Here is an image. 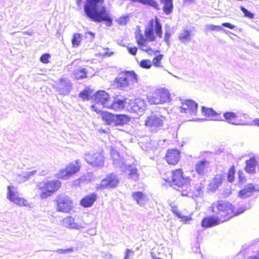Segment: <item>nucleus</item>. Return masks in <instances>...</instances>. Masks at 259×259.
Instances as JSON below:
<instances>
[{
    "label": "nucleus",
    "mask_w": 259,
    "mask_h": 259,
    "mask_svg": "<svg viewBox=\"0 0 259 259\" xmlns=\"http://www.w3.org/2000/svg\"><path fill=\"white\" fill-rule=\"evenodd\" d=\"M104 0H87L83 7L86 17L96 23L105 22L108 26L112 24V19L106 8L102 6Z\"/></svg>",
    "instance_id": "nucleus-1"
},
{
    "label": "nucleus",
    "mask_w": 259,
    "mask_h": 259,
    "mask_svg": "<svg viewBox=\"0 0 259 259\" xmlns=\"http://www.w3.org/2000/svg\"><path fill=\"white\" fill-rule=\"evenodd\" d=\"M111 156L113 164L121 168V170L127 174L128 178L134 181L139 180V174L137 169L133 165L127 164L124 158L122 157L119 153L115 150L111 152Z\"/></svg>",
    "instance_id": "nucleus-2"
},
{
    "label": "nucleus",
    "mask_w": 259,
    "mask_h": 259,
    "mask_svg": "<svg viewBox=\"0 0 259 259\" xmlns=\"http://www.w3.org/2000/svg\"><path fill=\"white\" fill-rule=\"evenodd\" d=\"M210 208L221 223L227 221L233 217L234 206L227 201H218L216 203L212 204Z\"/></svg>",
    "instance_id": "nucleus-3"
},
{
    "label": "nucleus",
    "mask_w": 259,
    "mask_h": 259,
    "mask_svg": "<svg viewBox=\"0 0 259 259\" xmlns=\"http://www.w3.org/2000/svg\"><path fill=\"white\" fill-rule=\"evenodd\" d=\"M137 75L134 71H126L119 74L116 78V84L118 88L125 90L132 89L137 83Z\"/></svg>",
    "instance_id": "nucleus-4"
},
{
    "label": "nucleus",
    "mask_w": 259,
    "mask_h": 259,
    "mask_svg": "<svg viewBox=\"0 0 259 259\" xmlns=\"http://www.w3.org/2000/svg\"><path fill=\"white\" fill-rule=\"evenodd\" d=\"M172 184L181 188L179 190L182 191V194L186 196L190 188V179L188 177L185 178L183 175L181 169H178L171 172Z\"/></svg>",
    "instance_id": "nucleus-5"
},
{
    "label": "nucleus",
    "mask_w": 259,
    "mask_h": 259,
    "mask_svg": "<svg viewBox=\"0 0 259 259\" xmlns=\"http://www.w3.org/2000/svg\"><path fill=\"white\" fill-rule=\"evenodd\" d=\"M61 184L60 182L57 180L38 183L37 187L42 190L40 198L45 199L51 196L60 187Z\"/></svg>",
    "instance_id": "nucleus-6"
},
{
    "label": "nucleus",
    "mask_w": 259,
    "mask_h": 259,
    "mask_svg": "<svg viewBox=\"0 0 259 259\" xmlns=\"http://www.w3.org/2000/svg\"><path fill=\"white\" fill-rule=\"evenodd\" d=\"M165 117L159 113H151L145 120V125L151 132H156L163 128Z\"/></svg>",
    "instance_id": "nucleus-7"
},
{
    "label": "nucleus",
    "mask_w": 259,
    "mask_h": 259,
    "mask_svg": "<svg viewBox=\"0 0 259 259\" xmlns=\"http://www.w3.org/2000/svg\"><path fill=\"white\" fill-rule=\"evenodd\" d=\"M81 167L80 160L77 159L75 163H70L65 168L61 169L56 174V178L61 179L67 180L77 172Z\"/></svg>",
    "instance_id": "nucleus-8"
},
{
    "label": "nucleus",
    "mask_w": 259,
    "mask_h": 259,
    "mask_svg": "<svg viewBox=\"0 0 259 259\" xmlns=\"http://www.w3.org/2000/svg\"><path fill=\"white\" fill-rule=\"evenodd\" d=\"M148 101L151 104L155 105L167 102L170 101V93L165 89L157 90L148 98Z\"/></svg>",
    "instance_id": "nucleus-9"
},
{
    "label": "nucleus",
    "mask_w": 259,
    "mask_h": 259,
    "mask_svg": "<svg viewBox=\"0 0 259 259\" xmlns=\"http://www.w3.org/2000/svg\"><path fill=\"white\" fill-rule=\"evenodd\" d=\"M146 108V102L140 98L135 99L134 101L129 100L126 106V110L131 112L141 115Z\"/></svg>",
    "instance_id": "nucleus-10"
},
{
    "label": "nucleus",
    "mask_w": 259,
    "mask_h": 259,
    "mask_svg": "<svg viewBox=\"0 0 259 259\" xmlns=\"http://www.w3.org/2000/svg\"><path fill=\"white\" fill-rule=\"evenodd\" d=\"M57 210L63 212H68L72 208L73 202L70 198L65 195H60L56 198Z\"/></svg>",
    "instance_id": "nucleus-11"
},
{
    "label": "nucleus",
    "mask_w": 259,
    "mask_h": 259,
    "mask_svg": "<svg viewBox=\"0 0 259 259\" xmlns=\"http://www.w3.org/2000/svg\"><path fill=\"white\" fill-rule=\"evenodd\" d=\"M84 159L89 164L93 166L102 167L104 165V157L99 152L85 153Z\"/></svg>",
    "instance_id": "nucleus-12"
},
{
    "label": "nucleus",
    "mask_w": 259,
    "mask_h": 259,
    "mask_svg": "<svg viewBox=\"0 0 259 259\" xmlns=\"http://www.w3.org/2000/svg\"><path fill=\"white\" fill-rule=\"evenodd\" d=\"M118 183L119 179L117 176L114 174H110L101 181L100 184L97 186V188L98 189L113 188L118 185Z\"/></svg>",
    "instance_id": "nucleus-13"
},
{
    "label": "nucleus",
    "mask_w": 259,
    "mask_h": 259,
    "mask_svg": "<svg viewBox=\"0 0 259 259\" xmlns=\"http://www.w3.org/2000/svg\"><path fill=\"white\" fill-rule=\"evenodd\" d=\"M7 197L11 201L19 205L26 206L27 204V201L20 197L17 189L13 186L8 187Z\"/></svg>",
    "instance_id": "nucleus-14"
},
{
    "label": "nucleus",
    "mask_w": 259,
    "mask_h": 259,
    "mask_svg": "<svg viewBox=\"0 0 259 259\" xmlns=\"http://www.w3.org/2000/svg\"><path fill=\"white\" fill-rule=\"evenodd\" d=\"M180 107L181 112L189 114L191 115H195L197 112L198 104L192 100H185L182 102Z\"/></svg>",
    "instance_id": "nucleus-15"
},
{
    "label": "nucleus",
    "mask_w": 259,
    "mask_h": 259,
    "mask_svg": "<svg viewBox=\"0 0 259 259\" xmlns=\"http://www.w3.org/2000/svg\"><path fill=\"white\" fill-rule=\"evenodd\" d=\"M127 105V99L123 98L116 97L111 100L107 104V108L113 109L115 111H120Z\"/></svg>",
    "instance_id": "nucleus-16"
},
{
    "label": "nucleus",
    "mask_w": 259,
    "mask_h": 259,
    "mask_svg": "<svg viewBox=\"0 0 259 259\" xmlns=\"http://www.w3.org/2000/svg\"><path fill=\"white\" fill-rule=\"evenodd\" d=\"M94 100L96 104L101 105L103 107L107 108V104L109 103L110 99L105 91L101 90L96 93Z\"/></svg>",
    "instance_id": "nucleus-17"
},
{
    "label": "nucleus",
    "mask_w": 259,
    "mask_h": 259,
    "mask_svg": "<svg viewBox=\"0 0 259 259\" xmlns=\"http://www.w3.org/2000/svg\"><path fill=\"white\" fill-rule=\"evenodd\" d=\"M72 87L71 81L67 78H61L57 87L59 93L63 95H67L69 94Z\"/></svg>",
    "instance_id": "nucleus-18"
},
{
    "label": "nucleus",
    "mask_w": 259,
    "mask_h": 259,
    "mask_svg": "<svg viewBox=\"0 0 259 259\" xmlns=\"http://www.w3.org/2000/svg\"><path fill=\"white\" fill-rule=\"evenodd\" d=\"M225 121L233 125H250L252 123L249 122H240L236 120L237 116L236 113L233 112H226L223 114Z\"/></svg>",
    "instance_id": "nucleus-19"
},
{
    "label": "nucleus",
    "mask_w": 259,
    "mask_h": 259,
    "mask_svg": "<svg viewBox=\"0 0 259 259\" xmlns=\"http://www.w3.org/2000/svg\"><path fill=\"white\" fill-rule=\"evenodd\" d=\"M165 159L169 164L175 165L180 159V152L177 149H169L165 156Z\"/></svg>",
    "instance_id": "nucleus-20"
},
{
    "label": "nucleus",
    "mask_w": 259,
    "mask_h": 259,
    "mask_svg": "<svg viewBox=\"0 0 259 259\" xmlns=\"http://www.w3.org/2000/svg\"><path fill=\"white\" fill-rule=\"evenodd\" d=\"M209 164L208 160L203 158L195 163V170L199 176H203L206 174Z\"/></svg>",
    "instance_id": "nucleus-21"
},
{
    "label": "nucleus",
    "mask_w": 259,
    "mask_h": 259,
    "mask_svg": "<svg viewBox=\"0 0 259 259\" xmlns=\"http://www.w3.org/2000/svg\"><path fill=\"white\" fill-rule=\"evenodd\" d=\"M201 112L204 115L212 120L224 121L220 113H218L211 108L205 106L201 107Z\"/></svg>",
    "instance_id": "nucleus-22"
},
{
    "label": "nucleus",
    "mask_w": 259,
    "mask_h": 259,
    "mask_svg": "<svg viewBox=\"0 0 259 259\" xmlns=\"http://www.w3.org/2000/svg\"><path fill=\"white\" fill-rule=\"evenodd\" d=\"M220 219L216 217H206L202 220L201 226L204 228L211 227L221 223Z\"/></svg>",
    "instance_id": "nucleus-23"
},
{
    "label": "nucleus",
    "mask_w": 259,
    "mask_h": 259,
    "mask_svg": "<svg viewBox=\"0 0 259 259\" xmlns=\"http://www.w3.org/2000/svg\"><path fill=\"white\" fill-rule=\"evenodd\" d=\"M255 190L253 184H248L239 192V196L241 198H247L252 195V193Z\"/></svg>",
    "instance_id": "nucleus-24"
},
{
    "label": "nucleus",
    "mask_w": 259,
    "mask_h": 259,
    "mask_svg": "<svg viewBox=\"0 0 259 259\" xmlns=\"http://www.w3.org/2000/svg\"><path fill=\"white\" fill-rule=\"evenodd\" d=\"M63 225L68 228L79 230L83 227L74 222V219L71 216H68L63 220Z\"/></svg>",
    "instance_id": "nucleus-25"
},
{
    "label": "nucleus",
    "mask_w": 259,
    "mask_h": 259,
    "mask_svg": "<svg viewBox=\"0 0 259 259\" xmlns=\"http://www.w3.org/2000/svg\"><path fill=\"white\" fill-rule=\"evenodd\" d=\"M178 38L180 41L186 44L191 41V31L186 28L183 29L179 33Z\"/></svg>",
    "instance_id": "nucleus-26"
},
{
    "label": "nucleus",
    "mask_w": 259,
    "mask_h": 259,
    "mask_svg": "<svg viewBox=\"0 0 259 259\" xmlns=\"http://www.w3.org/2000/svg\"><path fill=\"white\" fill-rule=\"evenodd\" d=\"M97 199L95 193H92L83 198L80 201V204L84 207H89L92 206Z\"/></svg>",
    "instance_id": "nucleus-27"
},
{
    "label": "nucleus",
    "mask_w": 259,
    "mask_h": 259,
    "mask_svg": "<svg viewBox=\"0 0 259 259\" xmlns=\"http://www.w3.org/2000/svg\"><path fill=\"white\" fill-rule=\"evenodd\" d=\"M145 35L147 39L150 41H154L155 36L154 34V21L151 20L148 25L146 27L145 30Z\"/></svg>",
    "instance_id": "nucleus-28"
},
{
    "label": "nucleus",
    "mask_w": 259,
    "mask_h": 259,
    "mask_svg": "<svg viewBox=\"0 0 259 259\" xmlns=\"http://www.w3.org/2000/svg\"><path fill=\"white\" fill-rule=\"evenodd\" d=\"M132 196L137 204L140 206L144 205L146 201V197L145 195L142 192H133Z\"/></svg>",
    "instance_id": "nucleus-29"
},
{
    "label": "nucleus",
    "mask_w": 259,
    "mask_h": 259,
    "mask_svg": "<svg viewBox=\"0 0 259 259\" xmlns=\"http://www.w3.org/2000/svg\"><path fill=\"white\" fill-rule=\"evenodd\" d=\"M223 182V177L221 175H218L213 178L212 182L209 184L210 189L212 191L217 190L221 185Z\"/></svg>",
    "instance_id": "nucleus-30"
},
{
    "label": "nucleus",
    "mask_w": 259,
    "mask_h": 259,
    "mask_svg": "<svg viewBox=\"0 0 259 259\" xmlns=\"http://www.w3.org/2000/svg\"><path fill=\"white\" fill-rule=\"evenodd\" d=\"M102 118L107 124L114 126L115 122L116 114L109 112H104L102 114Z\"/></svg>",
    "instance_id": "nucleus-31"
},
{
    "label": "nucleus",
    "mask_w": 259,
    "mask_h": 259,
    "mask_svg": "<svg viewBox=\"0 0 259 259\" xmlns=\"http://www.w3.org/2000/svg\"><path fill=\"white\" fill-rule=\"evenodd\" d=\"M130 121L128 116L125 114H116L114 126L123 125L127 124Z\"/></svg>",
    "instance_id": "nucleus-32"
},
{
    "label": "nucleus",
    "mask_w": 259,
    "mask_h": 259,
    "mask_svg": "<svg viewBox=\"0 0 259 259\" xmlns=\"http://www.w3.org/2000/svg\"><path fill=\"white\" fill-rule=\"evenodd\" d=\"M160 3L163 5V11L166 14L169 15L172 12L174 6H173V0H160Z\"/></svg>",
    "instance_id": "nucleus-33"
},
{
    "label": "nucleus",
    "mask_w": 259,
    "mask_h": 259,
    "mask_svg": "<svg viewBox=\"0 0 259 259\" xmlns=\"http://www.w3.org/2000/svg\"><path fill=\"white\" fill-rule=\"evenodd\" d=\"M73 75L76 79H83L87 77V72L85 68H78L73 70Z\"/></svg>",
    "instance_id": "nucleus-34"
},
{
    "label": "nucleus",
    "mask_w": 259,
    "mask_h": 259,
    "mask_svg": "<svg viewBox=\"0 0 259 259\" xmlns=\"http://www.w3.org/2000/svg\"><path fill=\"white\" fill-rule=\"evenodd\" d=\"M171 206V211L179 219H181V221L184 222L185 223L187 222V221L190 220L191 218H189L186 216H184L181 214V212L179 211V209L177 206L172 205Z\"/></svg>",
    "instance_id": "nucleus-35"
},
{
    "label": "nucleus",
    "mask_w": 259,
    "mask_h": 259,
    "mask_svg": "<svg viewBox=\"0 0 259 259\" xmlns=\"http://www.w3.org/2000/svg\"><path fill=\"white\" fill-rule=\"evenodd\" d=\"M246 165L245 170L249 174H252L255 171V160L254 159H250L246 162Z\"/></svg>",
    "instance_id": "nucleus-36"
},
{
    "label": "nucleus",
    "mask_w": 259,
    "mask_h": 259,
    "mask_svg": "<svg viewBox=\"0 0 259 259\" xmlns=\"http://www.w3.org/2000/svg\"><path fill=\"white\" fill-rule=\"evenodd\" d=\"M134 2H139L143 5L153 8L156 10H159L158 5L155 0H133Z\"/></svg>",
    "instance_id": "nucleus-37"
},
{
    "label": "nucleus",
    "mask_w": 259,
    "mask_h": 259,
    "mask_svg": "<svg viewBox=\"0 0 259 259\" xmlns=\"http://www.w3.org/2000/svg\"><path fill=\"white\" fill-rule=\"evenodd\" d=\"M154 28L155 32L157 35L159 37H161L162 33V26L158 19H155V25L154 24Z\"/></svg>",
    "instance_id": "nucleus-38"
},
{
    "label": "nucleus",
    "mask_w": 259,
    "mask_h": 259,
    "mask_svg": "<svg viewBox=\"0 0 259 259\" xmlns=\"http://www.w3.org/2000/svg\"><path fill=\"white\" fill-rule=\"evenodd\" d=\"M82 39V35L78 33H74L72 39V43L73 47H77Z\"/></svg>",
    "instance_id": "nucleus-39"
},
{
    "label": "nucleus",
    "mask_w": 259,
    "mask_h": 259,
    "mask_svg": "<svg viewBox=\"0 0 259 259\" xmlns=\"http://www.w3.org/2000/svg\"><path fill=\"white\" fill-rule=\"evenodd\" d=\"M91 91L90 89L85 88L83 91L79 93V97L83 100H90L91 97Z\"/></svg>",
    "instance_id": "nucleus-40"
},
{
    "label": "nucleus",
    "mask_w": 259,
    "mask_h": 259,
    "mask_svg": "<svg viewBox=\"0 0 259 259\" xmlns=\"http://www.w3.org/2000/svg\"><path fill=\"white\" fill-rule=\"evenodd\" d=\"M24 172L20 174H15L14 175L15 181L19 183H23L27 181Z\"/></svg>",
    "instance_id": "nucleus-41"
},
{
    "label": "nucleus",
    "mask_w": 259,
    "mask_h": 259,
    "mask_svg": "<svg viewBox=\"0 0 259 259\" xmlns=\"http://www.w3.org/2000/svg\"><path fill=\"white\" fill-rule=\"evenodd\" d=\"M137 43L140 46V49L142 50L144 47H147L146 44V39L144 37L142 34L139 35L137 37Z\"/></svg>",
    "instance_id": "nucleus-42"
},
{
    "label": "nucleus",
    "mask_w": 259,
    "mask_h": 259,
    "mask_svg": "<svg viewBox=\"0 0 259 259\" xmlns=\"http://www.w3.org/2000/svg\"><path fill=\"white\" fill-rule=\"evenodd\" d=\"M140 65L142 68L149 69L151 67L152 64L150 60L144 59L140 62Z\"/></svg>",
    "instance_id": "nucleus-43"
},
{
    "label": "nucleus",
    "mask_w": 259,
    "mask_h": 259,
    "mask_svg": "<svg viewBox=\"0 0 259 259\" xmlns=\"http://www.w3.org/2000/svg\"><path fill=\"white\" fill-rule=\"evenodd\" d=\"M163 57L162 54H159L158 56H155L153 60V65L157 67L160 66V61Z\"/></svg>",
    "instance_id": "nucleus-44"
},
{
    "label": "nucleus",
    "mask_w": 259,
    "mask_h": 259,
    "mask_svg": "<svg viewBox=\"0 0 259 259\" xmlns=\"http://www.w3.org/2000/svg\"><path fill=\"white\" fill-rule=\"evenodd\" d=\"M241 11L243 13L244 16L249 18H253L254 15L251 12L249 11L244 7L241 6L240 8Z\"/></svg>",
    "instance_id": "nucleus-45"
},
{
    "label": "nucleus",
    "mask_w": 259,
    "mask_h": 259,
    "mask_svg": "<svg viewBox=\"0 0 259 259\" xmlns=\"http://www.w3.org/2000/svg\"><path fill=\"white\" fill-rule=\"evenodd\" d=\"M206 28L211 31H221L222 30H224V28L222 27L221 26L214 25L213 24H209L206 25Z\"/></svg>",
    "instance_id": "nucleus-46"
},
{
    "label": "nucleus",
    "mask_w": 259,
    "mask_h": 259,
    "mask_svg": "<svg viewBox=\"0 0 259 259\" xmlns=\"http://www.w3.org/2000/svg\"><path fill=\"white\" fill-rule=\"evenodd\" d=\"M235 170L233 167L230 169L228 175V181L232 182L234 179Z\"/></svg>",
    "instance_id": "nucleus-47"
},
{
    "label": "nucleus",
    "mask_w": 259,
    "mask_h": 259,
    "mask_svg": "<svg viewBox=\"0 0 259 259\" xmlns=\"http://www.w3.org/2000/svg\"><path fill=\"white\" fill-rule=\"evenodd\" d=\"M171 33L168 29H165V35H164V41L168 46H169V38L170 37Z\"/></svg>",
    "instance_id": "nucleus-48"
},
{
    "label": "nucleus",
    "mask_w": 259,
    "mask_h": 259,
    "mask_svg": "<svg viewBox=\"0 0 259 259\" xmlns=\"http://www.w3.org/2000/svg\"><path fill=\"white\" fill-rule=\"evenodd\" d=\"M73 251V248H69L67 249H59L56 250V252L60 254H66L71 253Z\"/></svg>",
    "instance_id": "nucleus-49"
},
{
    "label": "nucleus",
    "mask_w": 259,
    "mask_h": 259,
    "mask_svg": "<svg viewBox=\"0 0 259 259\" xmlns=\"http://www.w3.org/2000/svg\"><path fill=\"white\" fill-rule=\"evenodd\" d=\"M50 55L48 54H44L42 55L40 58V61L43 63H47L49 62V59Z\"/></svg>",
    "instance_id": "nucleus-50"
},
{
    "label": "nucleus",
    "mask_w": 259,
    "mask_h": 259,
    "mask_svg": "<svg viewBox=\"0 0 259 259\" xmlns=\"http://www.w3.org/2000/svg\"><path fill=\"white\" fill-rule=\"evenodd\" d=\"M85 37L89 39L90 41H92L95 37V34L91 31L85 33Z\"/></svg>",
    "instance_id": "nucleus-51"
},
{
    "label": "nucleus",
    "mask_w": 259,
    "mask_h": 259,
    "mask_svg": "<svg viewBox=\"0 0 259 259\" xmlns=\"http://www.w3.org/2000/svg\"><path fill=\"white\" fill-rule=\"evenodd\" d=\"M24 172L25 177H26V180H27L28 179H29L31 177L33 176L36 172V170H33L32 171H25Z\"/></svg>",
    "instance_id": "nucleus-52"
},
{
    "label": "nucleus",
    "mask_w": 259,
    "mask_h": 259,
    "mask_svg": "<svg viewBox=\"0 0 259 259\" xmlns=\"http://www.w3.org/2000/svg\"><path fill=\"white\" fill-rule=\"evenodd\" d=\"M127 50L129 53L132 55H135L137 54V48L136 47H127Z\"/></svg>",
    "instance_id": "nucleus-53"
},
{
    "label": "nucleus",
    "mask_w": 259,
    "mask_h": 259,
    "mask_svg": "<svg viewBox=\"0 0 259 259\" xmlns=\"http://www.w3.org/2000/svg\"><path fill=\"white\" fill-rule=\"evenodd\" d=\"M128 17L126 16L121 17L119 19V23L120 25H125L127 22Z\"/></svg>",
    "instance_id": "nucleus-54"
},
{
    "label": "nucleus",
    "mask_w": 259,
    "mask_h": 259,
    "mask_svg": "<svg viewBox=\"0 0 259 259\" xmlns=\"http://www.w3.org/2000/svg\"><path fill=\"white\" fill-rule=\"evenodd\" d=\"M222 26L231 29H233L235 27V26L228 22H224L222 24Z\"/></svg>",
    "instance_id": "nucleus-55"
},
{
    "label": "nucleus",
    "mask_w": 259,
    "mask_h": 259,
    "mask_svg": "<svg viewBox=\"0 0 259 259\" xmlns=\"http://www.w3.org/2000/svg\"><path fill=\"white\" fill-rule=\"evenodd\" d=\"M203 188V186L201 184H200L199 186L195 187V189L197 191L196 195H200L201 194L202 189Z\"/></svg>",
    "instance_id": "nucleus-56"
},
{
    "label": "nucleus",
    "mask_w": 259,
    "mask_h": 259,
    "mask_svg": "<svg viewBox=\"0 0 259 259\" xmlns=\"http://www.w3.org/2000/svg\"><path fill=\"white\" fill-rule=\"evenodd\" d=\"M146 47V49H145V48H144L143 49H142V50L144 52H147L148 54H149L150 55H151L154 53V51L147 45V47Z\"/></svg>",
    "instance_id": "nucleus-57"
},
{
    "label": "nucleus",
    "mask_w": 259,
    "mask_h": 259,
    "mask_svg": "<svg viewBox=\"0 0 259 259\" xmlns=\"http://www.w3.org/2000/svg\"><path fill=\"white\" fill-rule=\"evenodd\" d=\"M244 210H245V208L243 207H240L238 209L237 212H234V211L233 210V216L240 214V213L243 212L244 211Z\"/></svg>",
    "instance_id": "nucleus-58"
},
{
    "label": "nucleus",
    "mask_w": 259,
    "mask_h": 259,
    "mask_svg": "<svg viewBox=\"0 0 259 259\" xmlns=\"http://www.w3.org/2000/svg\"><path fill=\"white\" fill-rule=\"evenodd\" d=\"M131 252H133L131 250L126 249L125 252V256L124 259H128Z\"/></svg>",
    "instance_id": "nucleus-59"
},
{
    "label": "nucleus",
    "mask_w": 259,
    "mask_h": 259,
    "mask_svg": "<svg viewBox=\"0 0 259 259\" xmlns=\"http://www.w3.org/2000/svg\"><path fill=\"white\" fill-rule=\"evenodd\" d=\"M22 34L31 36L33 34V31L32 30L30 29L27 31H23Z\"/></svg>",
    "instance_id": "nucleus-60"
},
{
    "label": "nucleus",
    "mask_w": 259,
    "mask_h": 259,
    "mask_svg": "<svg viewBox=\"0 0 259 259\" xmlns=\"http://www.w3.org/2000/svg\"><path fill=\"white\" fill-rule=\"evenodd\" d=\"M104 257L105 259H112V255L110 253H105L104 255Z\"/></svg>",
    "instance_id": "nucleus-61"
},
{
    "label": "nucleus",
    "mask_w": 259,
    "mask_h": 259,
    "mask_svg": "<svg viewBox=\"0 0 259 259\" xmlns=\"http://www.w3.org/2000/svg\"><path fill=\"white\" fill-rule=\"evenodd\" d=\"M250 259H259V253L257 255L253 256H250Z\"/></svg>",
    "instance_id": "nucleus-62"
},
{
    "label": "nucleus",
    "mask_w": 259,
    "mask_h": 259,
    "mask_svg": "<svg viewBox=\"0 0 259 259\" xmlns=\"http://www.w3.org/2000/svg\"><path fill=\"white\" fill-rule=\"evenodd\" d=\"M254 124L259 126V119H255L253 120Z\"/></svg>",
    "instance_id": "nucleus-63"
},
{
    "label": "nucleus",
    "mask_w": 259,
    "mask_h": 259,
    "mask_svg": "<svg viewBox=\"0 0 259 259\" xmlns=\"http://www.w3.org/2000/svg\"><path fill=\"white\" fill-rule=\"evenodd\" d=\"M151 259H162V258L157 257L155 255H153L152 254V258Z\"/></svg>",
    "instance_id": "nucleus-64"
}]
</instances>
